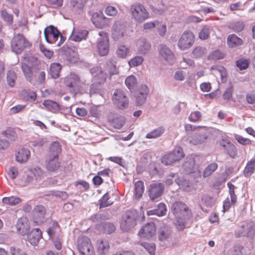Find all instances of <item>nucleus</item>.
<instances>
[{
	"label": "nucleus",
	"mask_w": 255,
	"mask_h": 255,
	"mask_svg": "<svg viewBox=\"0 0 255 255\" xmlns=\"http://www.w3.org/2000/svg\"><path fill=\"white\" fill-rule=\"evenodd\" d=\"M175 216L174 226L179 232L190 228L192 224V213L189 207L184 202L175 201L171 207Z\"/></svg>",
	"instance_id": "nucleus-1"
},
{
	"label": "nucleus",
	"mask_w": 255,
	"mask_h": 255,
	"mask_svg": "<svg viewBox=\"0 0 255 255\" xmlns=\"http://www.w3.org/2000/svg\"><path fill=\"white\" fill-rule=\"evenodd\" d=\"M138 217L137 210L132 209L128 210L125 216L123 217L120 224L122 230L124 232H128L131 228L134 227L136 225Z\"/></svg>",
	"instance_id": "nucleus-2"
},
{
	"label": "nucleus",
	"mask_w": 255,
	"mask_h": 255,
	"mask_svg": "<svg viewBox=\"0 0 255 255\" xmlns=\"http://www.w3.org/2000/svg\"><path fill=\"white\" fill-rule=\"evenodd\" d=\"M10 44L12 51L17 54L21 53L25 48L31 45L23 35L19 33L13 37Z\"/></svg>",
	"instance_id": "nucleus-3"
},
{
	"label": "nucleus",
	"mask_w": 255,
	"mask_h": 255,
	"mask_svg": "<svg viewBox=\"0 0 255 255\" xmlns=\"http://www.w3.org/2000/svg\"><path fill=\"white\" fill-rule=\"evenodd\" d=\"M130 10L132 18L138 22H142L149 17V13L141 3H135L131 5Z\"/></svg>",
	"instance_id": "nucleus-4"
},
{
	"label": "nucleus",
	"mask_w": 255,
	"mask_h": 255,
	"mask_svg": "<svg viewBox=\"0 0 255 255\" xmlns=\"http://www.w3.org/2000/svg\"><path fill=\"white\" fill-rule=\"evenodd\" d=\"M184 156L182 148L180 146H177L170 153L163 155L161 158V162L165 165H169L179 161Z\"/></svg>",
	"instance_id": "nucleus-5"
},
{
	"label": "nucleus",
	"mask_w": 255,
	"mask_h": 255,
	"mask_svg": "<svg viewBox=\"0 0 255 255\" xmlns=\"http://www.w3.org/2000/svg\"><path fill=\"white\" fill-rule=\"evenodd\" d=\"M112 100L114 105L118 109L125 110L128 106V99L122 90L116 89L114 93Z\"/></svg>",
	"instance_id": "nucleus-6"
},
{
	"label": "nucleus",
	"mask_w": 255,
	"mask_h": 255,
	"mask_svg": "<svg viewBox=\"0 0 255 255\" xmlns=\"http://www.w3.org/2000/svg\"><path fill=\"white\" fill-rule=\"evenodd\" d=\"M77 247L81 255H95L91 240L86 236L82 237L78 239Z\"/></svg>",
	"instance_id": "nucleus-7"
},
{
	"label": "nucleus",
	"mask_w": 255,
	"mask_h": 255,
	"mask_svg": "<svg viewBox=\"0 0 255 255\" xmlns=\"http://www.w3.org/2000/svg\"><path fill=\"white\" fill-rule=\"evenodd\" d=\"M195 37L193 33L189 30L185 31L182 34L177 43L178 48L184 51L190 48L194 44Z\"/></svg>",
	"instance_id": "nucleus-8"
},
{
	"label": "nucleus",
	"mask_w": 255,
	"mask_h": 255,
	"mask_svg": "<svg viewBox=\"0 0 255 255\" xmlns=\"http://www.w3.org/2000/svg\"><path fill=\"white\" fill-rule=\"evenodd\" d=\"M46 209L42 205L35 206L31 211V217L35 225H40L46 221Z\"/></svg>",
	"instance_id": "nucleus-9"
},
{
	"label": "nucleus",
	"mask_w": 255,
	"mask_h": 255,
	"mask_svg": "<svg viewBox=\"0 0 255 255\" xmlns=\"http://www.w3.org/2000/svg\"><path fill=\"white\" fill-rule=\"evenodd\" d=\"M164 190V186L161 183H151L148 190L149 199L152 201H159Z\"/></svg>",
	"instance_id": "nucleus-10"
},
{
	"label": "nucleus",
	"mask_w": 255,
	"mask_h": 255,
	"mask_svg": "<svg viewBox=\"0 0 255 255\" xmlns=\"http://www.w3.org/2000/svg\"><path fill=\"white\" fill-rule=\"evenodd\" d=\"M44 34L46 41L50 44H55L57 41L61 32L57 27L50 25L46 27L44 31Z\"/></svg>",
	"instance_id": "nucleus-11"
},
{
	"label": "nucleus",
	"mask_w": 255,
	"mask_h": 255,
	"mask_svg": "<svg viewBox=\"0 0 255 255\" xmlns=\"http://www.w3.org/2000/svg\"><path fill=\"white\" fill-rule=\"evenodd\" d=\"M100 37L98 39L97 50L100 55H106L109 50V40L107 34L105 32H99Z\"/></svg>",
	"instance_id": "nucleus-12"
},
{
	"label": "nucleus",
	"mask_w": 255,
	"mask_h": 255,
	"mask_svg": "<svg viewBox=\"0 0 255 255\" xmlns=\"http://www.w3.org/2000/svg\"><path fill=\"white\" fill-rule=\"evenodd\" d=\"M91 21L95 26L99 28L107 27L109 23V19L105 16L101 11L94 12L91 17Z\"/></svg>",
	"instance_id": "nucleus-13"
},
{
	"label": "nucleus",
	"mask_w": 255,
	"mask_h": 255,
	"mask_svg": "<svg viewBox=\"0 0 255 255\" xmlns=\"http://www.w3.org/2000/svg\"><path fill=\"white\" fill-rule=\"evenodd\" d=\"M149 94V89L147 85H141L134 93L135 103L138 106H141L146 101L147 95Z\"/></svg>",
	"instance_id": "nucleus-14"
},
{
	"label": "nucleus",
	"mask_w": 255,
	"mask_h": 255,
	"mask_svg": "<svg viewBox=\"0 0 255 255\" xmlns=\"http://www.w3.org/2000/svg\"><path fill=\"white\" fill-rule=\"evenodd\" d=\"M159 53L160 56L169 64L171 65L175 61V56L173 52L165 44L159 45Z\"/></svg>",
	"instance_id": "nucleus-15"
},
{
	"label": "nucleus",
	"mask_w": 255,
	"mask_h": 255,
	"mask_svg": "<svg viewBox=\"0 0 255 255\" xmlns=\"http://www.w3.org/2000/svg\"><path fill=\"white\" fill-rule=\"evenodd\" d=\"M156 227L154 223L149 222L146 224L139 230L138 235L140 237L149 239L155 234Z\"/></svg>",
	"instance_id": "nucleus-16"
},
{
	"label": "nucleus",
	"mask_w": 255,
	"mask_h": 255,
	"mask_svg": "<svg viewBox=\"0 0 255 255\" xmlns=\"http://www.w3.org/2000/svg\"><path fill=\"white\" fill-rule=\"evenodd\" d=\"M15 226L17 233L22 236L28 234L30 230L29 222L26 218L18 219Z\"/></svg>",
	"instance_id": "nucleus-17"
},
{
	"label": "nucleus",
	"mask_w": 255,
	"mask_h": 255,
	"mask_svg": "<svg viewBox=\"0 0 255 255\" xmlns=\"http://www.w3.org/2000/svg\"><path fill=\"white\" fill-rule=\"evenodd\" d=\"M220 145L231 158L236 157L238 154L237 147L229 140L222 139L220 142Z\"/></svg>",
	"instance_id": "nucleus-18"
},
{
	"label": "nucleus",
	"mask_w": 255,
	"mask_h": 255,
	"mask_svg": "<svg viewBox=\"0 0 255 255\" xmlns=\"http://www.w3.org/2000/svg\"><path fill=\"white\" fill-rule=\"evenodd\" d=\"M62 51L65 60L70 64L77 62L79 57L76 52L68 47L63 46Z\"/></svg>",
	"instance_id": "nucleus-19"
},
{
	"label": "nucleus",
	"mask_w": 255,
	"mask_h": 255,
	"mask_svg": "<svg viewBox=\"0 0 255 255\" xmlns=\"http://www.w3.org/2000/svg\"><path fill=\"white\" fill-rule=\"evenodd\" d=\"M126 26L123 22L116 21L113 26L112 37L115 40L119 39L124 36Z\"/></svg>",
	"instance_id": "nucleus-20"
},
{
	"label": "nucleus",
	"mask_w": 255,
	"mask_h": 255,
	"mask_svg": "<svg viewBox=\"0 0 255 255\" xmlns=\"http://www.w3.org/2000/svg\"><path fill=\"white\" fill-rule=\"evenodd\" d=\"M107 79H91L92 84L90 86L89 93L90 95L99 93L101 92L102 85L106 82Z\"/></svg>",
	"instance_id": "nucleus-21"
},
{
	"label": "nucleus",
	"mask_w": 255,
	"mask_h": 255,
	"mask_svg": "<svg viewBox=\"0 0 255 255\" xmlns=\"http://www.w3.org/2000/svg\"><path fill=\"white\" fill-rule=\"evenodd\" d=\"M27 235L28 241L33 246L37 245L42 238V232L39 228L33 229Z\"/></svg>",
	"instance_id": "nucleus-22"
},
{
	"label": "nucleus",
	"mask_w": 255,
	"mask_h": 255,
	"mask_svg": "<svg viewBox=\"0 0 255 255\" xmlns=\"http://www.w3.org/2000/svg\"><path fill=\"white\" fill-rule=\"evenodd\" d=\"M45 162L46 169L50 172L57 171L61 166V163L59 161V157L49 155L48 160H46Z\"/></svg>",
	"instance_id": "nucleus-23"
},
{
	"label": "nucleus",
	"mask_w": 255,
	"mask_h": 255,
	"mask_svg": "<svg viewBox=\"0 0 255 255\" xmlns=\"http://www.w3.org/2000/svg\"><path fill=\"white\" fill-rule=\"evenodd\" d=\"M89 34V31L86 29H73L70 39L75 42H80L86 40Z\"/></svg>",
	"instance_id": "nucleus-24"
},
{
	"label": "nucleus",
	"mask_w": 255,
	"mask_h": 255,
	"mask_svg": "<svg viewBox=\"0 0 255 255\" xmlns=\"http://www.w3.org/2000/svg\"><path fill=\"white\" fill-rule=\"evenodd\" d=\"M166 211L165 204L163 203H160L156 208L147 211V214L148 216L156 215L158 217H162L166 214Z\"/></svg>",
	"instance_id": "nucleus-25"
},
{
	"label": "nucleus",
	"mask_w": 255,
	"mask_h": 255,
	"mask_svg": "<svg viewBox=\"0 0 255 255\" xmlns=\"http://www.w3.org/2000/svg\"><path fill=\"white\" fill-rule=\"evenodd\" d=\"M208 137L205 132H196L191 136L190 141L194 145H197L205 142Z\"/></svg>",
	"instance_id": "nucleus-26"
},
{
	"label": "nucleus",
	"mask_w": 255,
	"mask_h": 255,
	"mask_svg": "<svg viewBox=\"0 0 255 255\" xmlns=\"http://www.w3.org/2000/svg\"><path fill=\"white\" fill-rule=\"evenodd\" d=\"M30 155V151L25 148L19 149L15 155L16 160L21 163L26 162Z\"/></svg>",
	"instance_id": "nucleus-27"
},
{
	"label": "nucleus",
	"mask_w": 255,
	"mask_h": 255,
	"mask_svg": "<svg viewBox=\"0 0 255 255\" xmlns=\"http://www.w3.org/2000/svg\"><path fill=\"white\" fill-rule=\"evenodd\" d=\"M243 43V40L235 34H229L227 37V44L230 48H234L241 45Z\"/></svg>",
	"instance_id": "nucleus-28"
},
{
	"label": "nucleus",
	"mask_w": 255,
	"mask_h": 255,
	"mask_svg": "<svg viewBox=\"0 0 255 255\" xmlns=\"http://www.w3.org/2000/svg\"><path fill=\"white\" fill-rule=\"evenodd\" d=\"M62 69L61 65L59 63H52L50 64L48 75L51 78L56 79L59 77L60 71Z\"/></svg>",
	"instance_id": "nucleus-29"
},
{
	"label": "nucleus",
	"mask_w": 255,
	"mask_h": 255,
	"mask_svg": "<svg viewBox=\"0 0 255 255\" xmlns=\"http://www.w3.org/2000/svg\"><path fill=\"white\" fill-rule=\"evenodd\" d=\"M89 72L92 75V79H107V74L104 72L101 66H95L89 69Z\"/></svg>",
	"instance_id": "nucleus-30"
},
{
	"label": "nucleus",
	"mask_w": 255,
	"mask_h": 255,
	"mask_svg": "<svg viewBox=\"0 0 255 255\" xmlns=\"http://www.w3.org/2000/svg\"><path fill=\"white\" fill-rule=\"evenodd\" d=\"M80 80V77L77 73L71 72L65 80V83L67 87L73 88Z\"/></svg>",
	"instance_id": "nucleus-31"
},
{
	"label": "nucleus",
	"mask_w": 255,
	"mask_h": 255,
	"mask_svg": "<svg viewBox=\"0 0 255 255\" xmlns=\"http://www.w3.org/2000/svg\"><path fill=\"white\" fill-rule=\"evenodd\" d=\"M43 105L49 111L55 113L61 110V106L56 102L50 100H45Z\"/></svg>",
	"instance_id": "nucleus-32"
},
{
	"label": "nucleus",
	"mask_w": 255,
	"mask_h": 255,
	"mask_svg": "<svg viewBox=\"0 0 255 255\" xmlns=\"http://www.w3.org/2000/svg\"><path fill=\"white\" fill-rule=\"evenodd\" d=\"M110 245L109 242L105 240L97 243V253L98 255H105L109 251Z\"/></svg>",
	"instance_id": "nucleus-33"
},
{
	"label": "nucleus",
	"mask_w": 255,
	"mask_h": 255,
	"mask_svg": "<svg viewBox=\"0 0 255 255\" xmlns=\"http://www.w3.org/2000/svg\"><path fill=\"white\" fill-rule=\"evenodd\" d=\"M165 132V128L161 126L146 133L145 137L148 139L156 138L161 136Z\"/></svg>",
	"instance_id": "nucleus-34"
},
{
	"label": "nucleus",
	"mask_w": 255,
	"mask_h": 255,
	"mask_svg": "<svg viewBox=\"0 0 255 255\" xmlns=\"http://www.w3.org/2000/svg\"><path fill=\"white\" fill-rule=\"evenodd\" d=\"M21 68L26 79L29 82H31L33 79V75L31 67L27 63L21 62Z\"/></svg>",
	"instance_id": "nucleus-35"
},
{
	"label": "nucleus",
	"mask_w": 255,
	"mask_h": 255,
	"mask_svg": "<svg viewBox=\"0 0 255 255\" xmlns=\"http://www.w3.org/2000/svg\"><path fill=\"white\" fill-rule=\"evenodd\" d=\"M61 145L58 141L52 142L49 147V155L59 157L61 152Z\"/></svg>",
	"instance_id": "nucleus-36"
},
{
	"label": "nucleus",
	"mask_w": 255,
	"mask_h": 255,
	"mask_svg": "<svg viewBox=\"0 0 255 255\" xmlns=\"http://www.w3.org/2000/svg\"><path fill=\"white\" fill-rule=\"evenodd\" d=\"M99 228L107 234H111L116 230V227L113 223L104 222L99 225Z\"/></svg>",
	"instance_id": "nucleus-37"
},
{
	"label": "nucleus",
	"mask_w": 255,
	"mask_h": 255,
	"mask_svg": "<svg viewBox=\"0 0 255 255\" xmlns=\"http://www.w3.org/2000/svg\"><path fill=\"white\" fill-rule=\"evenodd\" d=\"M144 190V183L142 181L138 180L134 184V195L136 199L140 198Z\"/></svg>",
	"instance_id": "nucleus-38"
},
{
	"label": "nucleus",
	"mask_w": 255,
	"mask_h": 255,
	"mask_svg": "<svg viewBox=\"0 0 255 255\" xmlns=\"http://www.w3.org/2000/svg\"><path fill=\"white\" fill-rule=\"evenodd\" d=\"M175 182L183 190L189 191L191 189L192 184L189 180L179 178L175 179Z\"/></svg>",
	"instance_id": "nucleus-39"
},
{
	"label": "nucleus",
	"mask_w": 255,
	"mask_h": 255,
	"mask_svg": "<svg viewBox=\"0 0 255 255\" xmlns=\"http://www.w3.org/2000/svg\"><path fill=\"white\" fill-rule=\"evenodd\" d=\"M225 55V53L221 51L220 49H217L209 53L208 59L209 60L217 61L224 59Z\"/></svg>",
	"instance_id": "nucleus-40"
},
{
	"label": "nucleus",
	"mask_w": 255,
	"mask_h": 255,
	"mask_svg": "<svg viewBox=\"0 0 255 255\" xmlns=\"http://www.w3.org/2000/svg\"><path fill=\"white\" fill-rule=\"evenodd\" d=\"M60 231V226L56 220H52L47 233L50 238H53Z\"/></svg>",
	"instance_id": "nucleus-41"
},
{
	"label": "nucleus",
	"mask_w": 255,
	"mask_h": 255,
	"mask_svg": "<svg viewBox=\"0 0 255 255\" xmlns=\"http://www.w3.org/2000/svg\"><path fill=\"white\" fill-rule=\"evenodd\" d=\"M126 118L124 116L116 115L112 120V124L115 128L120 129L125 124Z\"/></svg>",
	"instance_id": "nucleus-42"
},
{
	"label": "nucleus",
	"mask_w": 255,
	"mask_h": 255,
	"mask_svg": "<svg viewBox=\"0 0 255 255\" xmlns=\"http://www.w3.org/2000/svg\"><path fill=\"white\" fill-rule=\"evenodd\" d=\"M195 162L193 158H189L185 161L183 167L185 172L187 173H193L195 172Z\"/></svg>",
	"instance_id": "nucleus-43"
},
{
	"label": "nucleus",
	"mask_w": 255,
	"mask_h": 255,
	"mask_svg": "<svg viewBox=\"0 0 255 255\" xmlns=\"http://www.w3.org/2000/svg\"><path fill=\"white\" fill-rule=\"evenodd\" d=\"M125 83L127 88L131 92L137 84V79L134 76L131 75L126 78Z\"/></svg>",
	"instance_id": "nucleus-44"
},
{
	"label": "nucleus",
	"mask_w": 255,
	"mask_h": 255,
	"mask_svg": "<svg viewBox=\"0 0 255 255\" xmlns=\"http://www.w3.org/2000/svg\"><path fill=\"white\" fill-rule=\"evenodd\" d=\"M207 52L205 47L200 46L195 47L191 52L192 56L194 58H199L204 55Z\"/></svg>",
	"instance_id": "nucleus-45"
},
{
	"label": "nucleus",
	"mask_w": 255,
	"mask_h": 255,
	"mask_svg": "<svg viewBox=\"0 0 255 255\" xmlns=\"http://www.w3.org/2000/svg\"><path fill=\"white\" fill-rule=\"evenodd\" d=\"M255 159H252L249 161L244 170V174L246 177L250 176L255 171Z\"/></svg>",
	"instance_id": "nucleus-46"
},
{
	"label": "nucleus",
	"mask_w": 255,
	"mask_h": 255,
	"mask_svg": "<svg viewBox=\"0 0 255 255\" xmlns=\"http://www.w3.org/2000/svg\"><path fill=\"white\" fill-rule=\"evenodd\" d=\"M21 199L16 196L5 197L2 198V202L4 204L14 206L21 202Z\"/></svg>",
	"instance_id": "nucleus-47"
},
{
	"label": "nucleus",
	"mask_w": 255,
	"mask_h": 255,
	"mask_svg": "<svg viewBox=\"0 0 255 255\" xmlns=\"http://www.w3.org/2000/svg\"><path fill=\"white\" fill-rule=\"evenodd\" d=\"M110 198V196L108 194V193H105L98 201V203L99 204V208L102 209L103 208L109 207L112 205L113 202L109 201Z\"/></svg>",
	"instance_id": "nucleus-48"
},
{
	"label": "nucleus",
	"mask_w": 255,
	"mask_h": 255,
	"mask_svg": "<svg viewBox=\"0 0 255 255\" xmlns=\"http://www.w3.org/2000/svg\"><path fill=\"white\" fill-rule=\"evenodd\" d=\"M218 166V164L215 162L210 163L204 170L203 176L204 177H207L210 176L217 169Z\"/></svg>",
	"instance_id": "nucleus-49"
},
{
	"label": "nucleus",
	"mask_w": 255,
	"mask_h": 255,
	"mask_svg": "<svg viewBox=\"0 0 255 255\" xmlns=\"http://www.w3.org/2000/svg\"><path fill=\"white\" fill-rule=\"evenodd\" d=\"M17 78L16 73L11 70H9L6 74V80L7 84L10 87H13L15 84V80Z\"/></svg>",
	"instance_id": "nucleus-50"
},
{
	"label": "nucleus",
	"mask_w": 255,
	"mask_h": 255,
	"mask_svg": "<svg viewBox=\"0 0 255 255\" xmlns=\"http://www.w3.org/2000/svg\"><path fill=\"white\" fill-rule=\"evenodd\" d=\"M140 245L143 247L150 255H154L156 246L153 243L141 242Z\"/></svg>",
	"instance_id": "nucleus-51"
},
{
	"label": "nucleus",
	"mask_w": 255,
	"mask_h": 255,
	"mask_svg": "<svg viewBox=\"0 0 255 255\" xmlns=\"http://www.w3.org/2000/svg\"><path fill=\"white\" fill-rule=\"evenodd\" d=\"M227 186L229 189V193L231 197V203L232 204H235L236 203L237 200V196L235 193V189L236 187L230 182L227 183Z\"/></svg>",
	"instance_id": "nucleus-52"
},
{
	"label": "nucleus",
	"mask_w": 255,
	"mask_h": 255,
	"mask_svg": "<svg viewBox=\"0 0 255 255\" xmlns=\"http://www.w3.org/2000/svg\"><path fill=\"white\" fill-rule=\"evenodd\" d=\"M2 134L7 137L11 142H14L17 138L16 132L12 129H7L3 131Z\"/></svg>",
	"instance_id": "nucleus-53"
},
{
	"label": "nucleus",
	"mask_w": 255,
	"mask_h": 255,
	"mask_svg": "<svg viewBox=\"0 0 255 255\" xmlns=\"http://www.w3.org/2000/svg\"><path fill=\"white\" fill-rule=\"evenodd\" d=\"M129 53V49L124 45H120L116 51L118 57L124 58H126Z\"/></svg>",
	"instance_id": "nucleus-54"
},
{
	"label": "nucleus",
	"mask_w": 255,
	"mask_h": 255,
	"mask_svg": "<svg viewBox=\"0 0 255 255\" xmlns=\"http://www.w3.org/2000/svg\"><path fill=\"white\" fill-rule=\"evenodd\" d=\"M143 60L142 56H136L129 60L128 64L130 67L137 66L142 63Z\"/></svg>",
	"instance_id": "nucleus-55"
},
{
	"label": "nucleus",
	"mask_w": 255,
	"mask_h": 255,
	"mask_svg": "<svg viewBox=\"0 0 255 255\" xmlns=\"http://www.w3.org/2000/svg\"><path fill=\"white\" fill-rule=\"evenodd\" d=\"M108 67V72L111 75L117 74L118 73V69L117 66L113 61H109L106 63Z\"/></svg>",
	"instance_id": "nucleus-56"
},
{
	"label": "nucleus",
	"mask_w": 255,
	"mask_h": 255,
	"mask_svg": "<svg viewBox=\"0 0 255 255\" xmlns=\"http://www.w3.org/2000/svg\"><path fill=\"white\" fill-rule=\"evenodd\" d=\"M249 65V62L247 59H240L236 61V65L240 70L246 69Z\"/></svg>",
	"instance_id": "nucleus-57"
},
{
	"label": "nucleus",
	"mask_w": 255,
	"mask_h": 255,
	"mask_svg": "<svg viewBox=\"0 0 255 255\" xmlns=\"http://www.w3.org/2000/svg\"><path fill=\"white\" fill-rule=\"evenodd\" d=\"M244 24L243 22L238 21L231 24L230 28L236 32H240L244 28Z\"/></svg>",
	"instance_id": "nucleus-58"
},
{
	"label": "nucleus",
	"mask_w": 255,
	"mask_h": 255,
	"mask_svg": "<svg viewBox=\"0 0 255 255\" xmlns=\"http://www.w3.org/2000/svg\"><path fill=\"white\" fill-rule=\"evenodd\" d=\"M142 44L140 45L139 51L141 54L146 53L150 49V44L144 39L141 41Z\"/></svg>",
	"instance_id": "nucleus-59"
},
{
	"label": "nucleus",
	"mask_w": 255,
	"mask_h": 255,
	"mask_svg": "<svg viewBox=\"0 0 255 255\" xmlns=\"http://www.w3.org/2000/svg\"><path fill=\"white\" fill-rule=\"evenodd\" d=\"M202 203L206 207H211L214 204V199L207 195L204 196L201 198Z\"/></svg>",
	"instance_id": "nucleus-60"
},
{
	"label": "nucleus",
	"mask_w": 255,
	"mask_h": 255,
	"mask_svg": "<svg viewBox=\"0 0 255 255\" xmlns=\"http://www.w3.org/2000/svg\"><path fill=\"white\" fill-rule=\"evenodd\" d=\"M209 35V27L205 25L200 30L199 33V38L202 40L207 39Z\"/></svg>",
	"instance_id": "nucleus-61"
},
{
	"label": "nucleus",
	"mask_w": 255,
	"mask_h": 255,
	"mask_svg": "<svg viewBox=\"0 0 255 255\" xmlns=\"http://www.w3.org/2000/svg\"><path fill=\"white\" fill-rule=\"evenodd\" d=\"M1 16L3 20L7 22L9 24H11L13 22V15L8 13L5 10L1 12Z\"/></svg>",
	"instance_id": "nucleus-62"
},
{
	"label": "nucleus",
	"mask_w": 255,
	"mask_h": 255,
	"mask_svg": "<svg viewBox=\"0 0 255 255\" xmlns=\"http://www.w3.org/2000/svg\"><path fill=\"white\" fill-rule=\"evenodd\" d=\"M233 88L231 86L226 88L222 95L223 98L227 101L231 100L233 98Z\"/></svg>",
	"instance_id": "nucleus-63"
},
{
	"label": "nucleus",
	"mask_w": 255,
	"mask_h": 255,
	"mask_svg": "<svg viewBox=\"0 0 255 255\" xmlns=\"http://www.w3.org/2000/svg\"><path fill=\"white\" fill-rule=\"evenodd\" d=\"M201 113L200 112L196 111L195 112H192L190 114L188 120L190 122H196L199 120V119L201 117Z\"/></svg>",
	"instance_id": "nucleus-64"
}]
</instances>
